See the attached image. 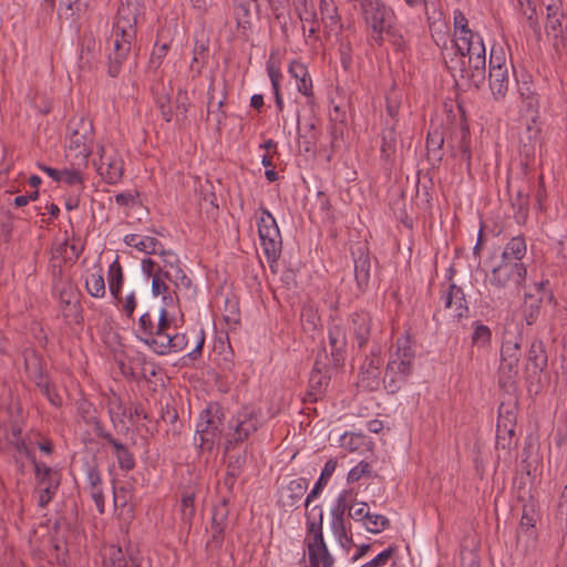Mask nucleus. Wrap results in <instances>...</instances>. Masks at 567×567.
Segmentation results:
<instances>
[{
	"mask_svg": "<svg viewBox=\"0 0 567 567\" xmlns=\"http://www.w3.org/2000/svg\"><path fill=\"white\" fill-rule=\"evenodd\" d=\"M329 354L324 358L329 360V367L321 362L320 355L317 357L309 378V389L305 394L302 412L309 414L308 404L321 400L327 391L331 380L330 369H340L344 365L348 355V332L342 319L339 316L331 315L327 323Z\"/></svg>",
	"mask_w": 567,
	"mask_h": 567,
	"instance_id": "obj_1",
	"label": "nucleus"
},
{
	"mask_svg": "<svg viewBox=\"0 0 567 567\" xmlns=\"http://www.w3.org/2000/svg\"><path fill=\"white\" fill-rule=\"evenodd\" d=\"M138 4L126 0L117 9L107 50V74L117 78L136 41Z\"/></svg>",
	"mask_w": 567,
	"mask_h": 567,
	"instance_id": "obj_2",
	"label": "nucleus"
},
{
	"mask_svg": "<svg viewBox=\"0 0 567 567\" xmlns=\"http://www.w3.org/2000/svg\"><path fill=\"white\" fill-rule=\"evenodd\" d=\"M461 48L453 44V54L444 55V62L456 83L463 81L466 85L481 89L486 74V49L484 42L474 41Z\"/></svg>",
	"mask_w": 567,
	"mask_h": 567,
	"instance_id": "obj_3",
	"label": "nucleus"
},
{
	"mask_svg": "<svg viewBox=\"0 0 567 567\" xmlns=\"http://www.w3.org/2000/svg\"><path fill=\"white\" fill-rule=\"evenodd\" d=\"M415 351L408 337L398 338L390 352L383 384L389 393H396L412 374Z\"/></svg>",
	"mask_w": 567,
	"mask_h": 567,
	"instance_id": "obj_4",
	"label": "nucleus"
},
{
	"mask_svg": "<svg viewBox=\"0 0 567 567\" xmlns=\"http://www.w3.org/2000/svg\"><path fill=\"white\" fill-rule=\"evenodd\" d=\"M520 360V342L518 339H505L499 350L497 368V384L507 393H513L517 386L518 363Z\"/></svg>",
	"mask_w": 567,
	"mask_h": 567,
	"instance_id": "obj_5",
	"label": "nucleus"
},
{
	"mask_svg": "<svg viewBox=\"0 0 567 567\" xmlns=\"http://www.w3.org/2000/svg\"><path fill=\"white\" fill-rule=\"evenodd\" d=\"M260 216L257 221L258 235L262 251L272 269L281 255L282 239L279 227L272 214L266 208L261 207Z\"/></svg>",
	"mask_w": 567,
	"mask_h": 567,
	"instance_id": "obj_6",
	"label": "nucleus"
},
{
	"mask_svg": "<svg viewBox=\"0 0 567 567\" xmlns=\"http://www.w3.org/2000/svg\"><path fill=\"white\" fill-rule=\"evenodd\" d=\"M173 321L165 307L157 315L146 311L138 319L136 337L154 351V342L159 341L167 329H172Z\"/></svg>",
	"mask_w": 567,
	"mask_h": 567,
	"instance_id": "obj_7",
	"label": "nucleus"
},
{
	"mask_svg": "<svg viewBox=\"0 0 567 567\" xmlns=\"http://www.w3.org/2000/svg\"><path fill=\"white\" fill-rule=\"evenodd\" d=\"M527 276V268L523 262L502 260L492 268L487 275L488 284L496 289L519 290Z\"/></svg>",
	"mask_w": 567,
	"mask_h": 567,
	"instance_id": "obj_8",
	"label": "nucleus"
},
{
	"mask_svg": "<svg viewBox=\"0 0 567 567\" xmlns=\"http://www.w3.org/2000/svg\"><path fill=\"white\" fill-rule=\"evenodd\" d=\"M347 323L352 341L359 349L367 348L374 340L379 330L372 315L363 309L349 313Z\"/></svg>",
	"mask_w": 567,
	"mask_h": 567,
	"instance_id": "obj_9",
	"label": "nucleus"
},
{
	"mask_svg": "<svg viewBox=\"0 0 567 567\" xmlns=\"http://www.w3.org/2000/svg\"><path fill=\"white\" fill-rule=\"evenodd\" d=\"M383 358L381 348L372 347L370 353L365 355L358 373L357 385L365 391L379 389L381 383Z\"/></svg>",
	"mask_w": 567,
	"mask_h": 567,
	"instance_id": "obj_10",
	"label": "nucleus"
},
{
	"mask_svg": "<svg viewBox=\"0 0 567 567\" xmlns=\"http://www.w3.org/2000/svg\"><path fill=\"white\" fill-rule=\"evenodd\" d=\"M157 255L161 257L162 265L156 270L161 271V276L167 278L176 290H188L192 287V280L182 268L178 255L172 249H164L163 247Z\"/></svg>",
	"mask_w": 567,
	"mask_h": 567,
	"instance_id": "obj_11",
	"label": "nucleus"
},
{
	"mask_svg": "<svg viewBox=\"0 0 567 567\" xmlns=\"http://www.w3.org/2000/svg\"><path fill=\"white\" fill-rule=\"evenodd\" d=\"M70 147L78 150L81 155L87 157L92 152L94 132L90 120L81 116L69 121Z\"/></svg>",
	"mask_w": 567,
	"mask_h": 567,
	"instance_id": "obj_12",
	"label": "nucleus"
},
{
	"mask_svg": "<svg viewBox=\"0 0 567 567\" xmlns=\"http://www.w3.org/2000/svg\"><path fill=\"white\" fill-rule=\"evenodd\" d=\"M547 352L542 339H534L526 353L525 372L527 381L539 380L540 373L547 368Z\"/></svg>",
	"mask_w": 567,
	"mask_h": 567,
	"instance_id": "obj_13",
	"label": "nucleus"
},
{
	"mask_svg": "<svg viewBox=\"0 0 567 567\" xmlns=\"http://www.w3.org/2000/svg\"><path fill=\"white\" fill-rule=\"evenodd\" d=\"M229 508L225 499L214 506L212 516L210 532L212 536L207 542V546L219 549L223 546L225 532L228 527Z\"/></svg>",
	"mask_w": 567,
	"mask_h": 567,
	"instance_id": "obj_14",
	"label": "nucleus"
},
{
	"mask_svg": "<svg viewBox=\"0 0 567 567\" xmlns=\"http://www.w3.org/2000/svg\"><path fill=\"white\" fill-rule=\"evenodd\" d=\"M440 301L445 309H452L454 318L462 319L468 313V306L463 289L451 282L442 286Z\"/></svg>",
	"mask_w": 567,
	"mask_h": 567,
	"instance_id": "obj_15",
	"label": "nucleus"
},
{
	"mask_svg": "<svg viewBox=\"0 0 567 567\" xmlns=\"http://www.w3.org/2000/svg\"><path fill=\"white\" fill-rule=\"evenodd\" d=\"M100 151L101 156L97 171L107 184L114 185L120 182L123 176V161L116 152L107 154L103 146L100 148Z\"/></svg>",
	"mask_w": 567,
	"mask_h": 567,
	"instance_id": "obj_16",
	"label": "nucleus"
},
{
	"mask_svg": "<svg viewBox=\"0 0 567 567\" xmlns=\"http://www.w3.org/2000/svg\"><path fill=\"white\" fill-rule=\"evenodd\" d=\"M319 11L324 32L328 35L339 34L343 25L334 0H320Z\"/></svg>",
	"mask_w": 567,
	"mask_h": 567,
	"instance_id": "obj_17",
	"label": "nucleus"
},
{
	"mask_svg": "<svg viewBox=\"0 0 567 567\" xmlns=\"http://www.w3.org/2000/svg\"><path fill=\"white\" fill-rule=\"evenodd\" d=\"M453 24V44H460L461 48H465V44L467 45V43H473L475 40L478 42H483L482 37L468 28V20L461 10H454Z\"/></svg>",
	"mask_w": 567,
	"mask_h": 567,
	"instance_id": "obj_18",
	"label": "nucleus"
},
{
	"mask_svg": "<svg viewBox=\"0 0 567 567\" xmlns=\"http://www.w3.org/2000/svg\"><path fill=\"white\" fill-rule=\"evenodd\" d=\"M338 505L331 509V520H330V527L333 536L337 538V540L342 545L346 546L352 542V538L348 535V530L346 527V523L343 519V512L346 507V498L344 496L340 495L337 499Z\"/></svg>",
	"mask_w": 567,
	"mask_h": 567,
	"instance_id": "obj_19",
	"label": "nucleus"
},
{
	"mask_svg": "<svg viewBox=\"0 0 567 567\" xmlns=\"http://www.w3.org/2000/svg\"><path fill=\"white\" fill-rule=\"evenodd\" d=\"M154 352L158 355H166L171 352H179L183 351L188 343L185 333L172 332V329H167L164 334H162L159 341H155Z\"/></svg>",
	"mask_w": 567,
	"mask_h": 567,
	"instance_id": "obj_20",
	"label": "nucleus"
},
{
	"mask_svg": "<svg viewBox=\"0 0 567 567\" xmlns=\"http://www.w3.org/2000/svg\"><path fill=\"white\" fill-rule=\"evenodd\" d=\"M288 72L296 80L298 92L308 99L312 97V80L306 64L295 60L289 64Z\"/></svg>",
	"mask_w": 567,
	"mask_h": 567,
	"instance_id": "obj_21",
	"label": "nucleus"
},
{
	"mask_svg": "<svg viewBox=\"0 0 567 567\" xmlns=\"http://www.w3.org/2000/svg\"><path fill=\"white\" fill-rule=\"evenodd\" d=\"M308 488V480L299 477L292 480L281 494V503L285 507H298Z\"/></svg>",
	"mask_w": 567,
	"mask_h": 567,
	"instance_id": "obj_22",
	"label": "nucleus"
},
{
	"mask_svg": "<svg viewBox=\"0 0 567 567\" xmlns=\"http://www.w3.org/2000/svg\"><path fill=\"white\" fill-rule=\"evenodd\" d=\"M308 555L311 567H333L334 559L329 553L324 539L308 543Z\"/></svg>",
	"mask_w": 567,
	"mask_h": 567,
	"instance_id": "obj_23",
	"label": "nucleus"
},
{
	"mask_svg": "<svg viewBox=\"0 0 567 567\" xmlns=\"http://www.w3.org/2000/svg\"><path fill=\"white\" fill-rule=\"evenodd\" d=\"M85 289L93 298H103L105 296V282L103 268L100 264H95L85 276Z\"/></svg>",
	"mask_w": 567,
	"mask_h": 567,
	"instance_id": "obj_24",
	"label": "nucleus"
},
{
	"mask_svg": "<svg viewBox=\"0 0 567 567\" xmlns=\"http://www.w3.org/2000/svg\"><path fill=\"white\" fill-rule=\"evenodd\" d=\"M123 241L130 247L136 248L147 255H157L162 248V243L155 237L142 236L138 234H128L124 236Z\"/></svg>",
	"mask_w": 567,
	"mask_h": 567,
	"instance_id": "obj_25",
	"label": "nucleus"
},
{
	"mask_svg": "<svg viewBox=\"0 0 567 567\" xmlns=\"http://www.w3.org/2000/svg\"><path fill=\"white\" fill-rule=\"evenodd\" d=\"M396 138L398 134L395 131V124L393 123L391 126L382 130L381 133V159L384 162L386 166H390L393 163L394 155L396 152Z\"/></svg>",
	"mask_w": 567,
	"mask_h": 567,
	"instance_id": "obj_26",
	"label": "nucleus"
},
{
	"mask_svg": "<svg viewBox=\"0 0 567 567\" xmlns=\"http://www.w3.org/2000/svg\"><path fill=\"white\" fill-rule=\"evenodd\" d=\"M488 84L493 97L501 101L506 96L509 86L508 69H497L489 71Z\"/></svg>",
	"mask_w": 567,
	"mask_h": 567,
	"instance_id": "obj_27",
	"label": "nucleus"
},
{
	"mask_svg": "<svg viewBox=\"0 0 567 567\" xmlns=\"http://www.w3.org/2000/svg\"><path fill=\"white\" fill-rule=\"evenodd\" d=\"M354 278L360 291H364L370 281L371 260L369 254L359 250L354 256Z\"/></svg>",
	"mask_w": 567,
	"mask_h": 567,
	"instance_id": "obj_28",
	"label": "nucleus"
},
{
	"mask_svg": "<svg viewBox=\"0 0 567 567\" xmlns=\"http://www.w3.org/2000/svg\"><path fill=\"white\" fill-rule=\"evenodd\" d=\"M527 245L525 237L522 235L511 238L502 252V260L515 262H523V258L526 256Z\"/></svg>",
	"mask_w": 567,
	"mask_h": 567,
	"instance_id": "obj_29",
	"label": "nucleus"
},
{
	"mask_svg": "<svg viewBox=\"0 0 567 567\" xmlns=\"http://www.w3.org/2000/svg\"><path fill=\"white\" fill-rule=\"evenodd\" d=\"M444 145V134L440 127H435L427 133L426 151L427 159L432 164L440 163L443 157L442 147Z\"/></svg>",
	"mask_w": 567,
	"mask_h": 567,
	"instance_id": "obj_30",
	"label": "nucleus"
},
{
	"mask_svg": "<svg viewBox=\"0 0 567 567\" xmlns=\"http://www.w3.org/2000/svg\"><path fill=\"white\" fill-rule=\"evenodd\" d=\"M97 49L99 42L94 38L93 33L85 32L81 41L80 60L83 64H86L89 69L93 68L97 63Z\"/></svg>",
	"mask_w": 567,
	"mask_h": 567,
	"instance_id": "obj_31",
	"label": "nucleus"
},
{
	"mask_svg": "<svg viewBox=\"0 0 567 567\" xmlns=\"http://www.w3.org/2000/svg\"><path fill=\"white\" fill-rule=\"evenodd\" d=\"M24 365L29 379L33 381L35 385L47 380L43 371V360L38 352H28L24 357Z\"/></svg>",
	"mask_w": 567,
	"mask_h": 567,
	"instance_id": "obj_32",
	"label": "nucleus"
},
{
	"mask_svg": "<svg viewBox=\"0 0 567 567\" xmlns=\"http://www.w3.org/2000/svg\"><path fill=\"white\" fill-rule=\"evenodd\" d=\"M102 436L113 446L114 454L117 458L118 466L122 470L131 471L135 466L133 454L110 433H103Z\"/></svg>",
	"mask_w": 567,
	"mask_h": 567,
	"instance_id": "obj_33",
	"label": "nucleus"
},
{
	"mask_svg": "<svg viewBox=\"0 0 567 567\" xmlns=\"http://www.w3.org/2000/svg\"><path fill=\"white\" fill-rule=\"evenodd\" d=\"M109 289L116 301H121V290L124 281L122 266L116 258L107 270Z\"/></svg>",
	"mask_w": 567,
	"mask_h": 567,
	"instance_id": "obj_34",
	"label": "nucleus"
},
{
	"mask_svg": "<svg viewBox=\"0 0 567 567\" xmlns=\"http://www.w3.org/2000/svg\"><path fill=\"white\" fill-rule=\"evenodd\" d=\"M546 10V30L548 33L559 37L563 33V19L565 14L557 3L548 4Z\"/></svg>",
	"mask_w": 567,
	"mask_h": 567,
	"instance_id": "obj_35",
	"label": "nucleus"
},
{
	"mask_svg": "<svg viewBox=\"0 0 567 567\" xmlns=\"http://www.w3.org/2000/svg\"><path fill=\"white\" fill-rule=\"evenodd\" d=\"M104 567H128V560L123 549L117 545H109L103 548Z\"/></svg>",
	"mask_w": 567,
	"mask_h": 567,
	"instance_id": "obj_36",
	"label": "nucleus"
},
{
	"mask_svg": "<svg viewBox=\"0 0 567 567\" xmlns=\"http://www.w3.org/2000/svg\"><path fill=\"white\" fill-rule=\"evenodd\" d=\"M161 271L156 270L152 278V293L154 297L161 296L164 302V307L173 305L174 297L169 291V287L166 284L167 278L161 276Z\"/></svg>",
	"mask_w": 567,
	"mask_h": 567,
	"instance_id": "obj_37",
	"label": "nucleus"
},
{
	"mask_svg": "<svg viewBox=\"0 0 567 567\" xmlns=\"http://www.w3.org/2000/svg\"><path fill=\"white\" fill-rule=\"evenodd\" d=\"M472 327V346L477 348L489 347L492 342V330L489 329V327L482 323L480 320L474 321Z\"/></svg>",
	"mask_w": 567,
	"mask_h": 567,
	"instance_id": "obj_38",
	"label": "nucleus"
},
{
	"mask_svg": "<svg viewBox=\"0 0 567 567\" xmlns=\"http://www.w3.org/2000/svg\"><path fill=\"white\" fill-rule=\"evenodd\" d=\"M195 496H196V491H195V488H192V487L185 489L182 494L181 516H182V520L184 523L190 524L195 516V513H196L195 503H194Z\"/></svg>",
	"mask_w": 567,
	"mask_h": 567,
	"instance_id": "obj_39",
	"label": "nucleus"
},
{
	"mask_svg": "<svg viewBox=\"0 0 567 567\" xmlns=\"http://www.w3.org/2000/svg\"><path fill=\"white\" fill-rule=\"evenodd\" d=\"M543 297L534 298L532 293H525L524 319L527 326L534 324L539 317Z\"/></svg>",
	"mask_w": 567,
	"mask_h": 567,
	"instance_id": "obj_40",
	"label": "nucleus"
},
{
	"mask_svg": "<svg viewBox=\"0 0 567 567\" xmlns=\"http://www.w3.org/2000/svg\"><path fill=\"white\" fill-rule=\"evenodd\" d=\"M528 194L523 189L517 190L514 199H512V207L514 209V218L518 224L525 223L528 217Z\"/></svg>",
	"mask_w": 567,
	"mask_h": 567,
	"instance_id": "obj_41",
	"label": "nucleus"
},
{
	"mask_svg": "<svg viewBox=\"0 0 567 567\" xmlns=\"http://www.w3.org/2000/svg\"><path fill=\"white\" fill-rule=\"evenodd\" d=\"M3 443H4V449L12 446L20 453H23L27 456H30L28 446L21 436L20 427H8V432L4 433Z\"/></svg>",
	"mask_w": 567,
	"mask_h": 567,
	"instance_id": "obj_42",
	"label": "nucleus"
},
{
	"mask_svg": "<svg viewBox=\"0 0 567 567\" xmlns=\"http://www.w3.org/2000/svg\"><path fill=\"white\" fill-rule=\"evenodd\" d=\"M218 427H203L197 430L194 436V442L202 450H212L217 441Z\"/></svg>",
	"mask_w": 567,
	"mask_h": 567,
	"instance_id": "obj_43",
	"label": "nucleus"
},
{
	"mask_svg": "<svg viewBox=\"0 0 567 567\" xmlns=\"http://www.w3.org/2000/svg\"><path fill=\"white\" fill-rule=\"evenodd\" d=\"M109 413L113 425L125 424L132 419L131 412L127 413L118 398H114L109 402Z\"/></svg>",
	"mask_w": 567,
	"mask_h": 567,
	"instance_id": "obj_44",
	"label": "nucleus"
},
{
	"mask_svg": "<svg viewBox=\"0 0 567 567\" xmlns=\"http://www.w3.org/2000/svg\"><path fill=\"white\" fill-rule=\"evenodd\" d=\"M224 320L230 327H236L240 323L239 303L235 296L225 299Z\"/></svg>",
	"mask_w": 567,
	"mask_h": 567,
	"instance_id": "obj_45",
	"label": "nucleus"
},
{
	"mask_svg": "<svg viewBox=\"0 0 567 567\" xmlns=\"http://www.w3.org/2000/svg\"><path fill=\"white\" fill-rule=\"evenodd\" d=\"M194 55L190 63V70L200 74L208 59V44L205 42H196L194 47Z\"/></svg>",
	"mask_w": 567,
	"mask_h": 567,
	"instance_id": "obj_46",
	"label": "nucleus"
},
{
	"mask_svg": "<svg viewBox=\"0 0 567 567\" xmlns=\"http://www.w3.org/2000/svg\"><path fill=\"white\" fill-rule=\"evenodd\" d=\"M318 509V519H311L310 516H307V532L309 535L312 536V539L310 542H318L323 539V532H322V525H323V512L322 508L319 506H315L312 511Z\"/></svg>",
	"mask_w": 567,
	"mask_h": 567,
	"instance_id": "obj_47",
	"label": "nucleus"
},
{
	"mask_svg": "<svg viewBox=\"0 0 567 567\" xmlns=\"http://www.w3.org/2000/svg\"><path fill=\"white\" fill-rule=\"evenodd\" d=\"M537 543V530H517L516 545L522 547L525 554L535 550Z\"/></svg>",
	"mask_w": 567,
	"mask_h": 567,
	"instance_id": "obj_48",
	"label": "nucleus"
},
{
	"mask_svg": "<svg viewBox=\"0 0 567 567\" xmlns=\"http://www.w3.org/2000/svg\"><path fill=\"white\" fill-rule=\"evenodd\" d=\"M390 526V519L381 514H371L364 522V527L372 534H379Z\"/></svg>",
	"mask_w": 567,
	"mask_h": 567,
	"instance_id": "obj_49",
	"label": "nucleus"
},
{
	"mask_svg": "<svg viewBox=\"0 0 567 567\" xmlns=\"http://www.w3.org/2000/svg\"><path fill=\"white\" fill-rule=\"evenodd\" d=\"M383 30L380 32L381 38L384 39V34L388 37V40L398 49L403 50L405 47V39L400 29L394 27L391 21L383 25Z\"/></svg>",
	"mask_w": 567,
	"mask_h": 567,
	"instance_id": "obj_50",
	"label": "nucleus"
},
{
	"mask_svg": "<svg viewBox=\"0 0 567 567\" xmlns=\"http://www.w3.org/2000/svg\"><path fill=\"white\" fill-rule=\"evenodd\" d=\"M537 515L532 505H524L517 530H536Z\"/></svg>",
	"mask_w": 567,
	"mask_h": 567,
	"instance_id": "obj_51",
	"label": "nucleus"
},
{
	"mask_svg": "<svg viewBox=\"0 0 567 567\" xmlns=\"http://www.w3.org/2000/svg\"><path fill=\"white\" fill-rule=\"evenodd\" d=\"M341 446L353 452L365 445L363 435L353 432H346L340 437Z\"/></svg>",
	"mask_w": 567,
	"mask_h": 567,
	"instance_id": "obj_52",
	"label": "nucleus"
},
{
	"mask_svg": "<svg viewBox=\"0 0 567 567\" xmlns=\"http://www.w3.org/2000/svg\"><path fill=\"white\" fill-rule=\"evenodd\" d=\"M298 131H299V143L303 144L306 152L311 151L317 143L315 122H310L305 125V133H301L300 127H298Z\"/></svg>",
	"mask_w": 567,
	"mask_h": 567,
	"instance_id": "obj_53",
	"label": "nucleus"
},
{
	"mask_svg": "<svg viewBox=\"0 0 567 567\" xmlns=\"http://www.w3.org/2000/svg\"><path fill=\"white\" fill-rule=\"evenodd\" d=\"M78 405V412L82 415V421L86 425H99V421L95 416V409L94 406L87 402L86 400H81L76 403Z\"/></svg>",
	"mask_w": 567,
	"mask_h": 567,
	"instance_id": "obj_54",
	"label": "nucleus"
},
{
	"mask_svg": "<svg viewBox=\"0 0 567 567\" xmlns=\"http://www.w3.org/2000/svg\"><path fill=\"white\" fill-rule=\"evenodd\" d=\"M37 386L40 390L41 394L44 395L53 406L62 405L61 395L58 393L55 386L48 380L43 381L42 383H39Z\"/></svg>",
	"mask_w": 567,
	"mask_h": 567,
	"instance_id": "obj_55",
	"label": "nucleus"
},
{
	"mask_svg": "<svg viewBox=\"0 0 567 567\" xmlns=\"http://www.w3.org/2000/svg\"><path fill=\"white\" fill-rule=\"evenodd\" d=\"M339 54H340V63L343 70L348 71L352 66V44L348 39H341L339 43Z\"/></svg>",
	"mask_w": 567,
	"mask_h": 567,
	"instance_id": "obj_56",
	"label": "nucleus"
},
{
	"mask_svg": "<svg viewBox=\"0 0 567 567\" xmlns=\"http://www.w3.org/2000/svg\"><path fill=\"white\" fill-rule=\"evenodd\" d=\"M300 317L305 327L308 329H316L320 321L317 309L311 305H305L302 307Z\"/></svg>",
	"mask_w": 567,
	"mask_h": 567,
	"instance_id": "obj_57",
	"label": "nucleus"
},
{
	"mask_svg": "<svg viewBox=\"0 0 567 567\" xmlns=\"http://www.w3.org/2000/svg\"><path fill=\"white\" fill-rule=\"evenodd\" d=\"M168 50H169L168 43H163V44L156 43L152 51L151 58H150V68L157 70L162 65L165 56L167 55Z\"/></svg>",
	"mask_w": 567,
	"mask_h": 567,
	"instance_id": "obj_58",
	"label": "nucleus"
},
{
	"mask_svg": "<svg viewBox=\"0 0 567 567\" xmlns=\"http://www.w3.org/2000/svg\"><path fill=\"white\" fill-rule=\"evenodd\" d=\"M497 69H507L506 58L502 47L493 45L489 54V71Z\"/></svg>",
	"mask_w": 567,
	"mask_h": 567,
	"instance_id": "obj_59",
	"label": "nucleus"
},
{
	"mask_svg": "<svg viewBox=\"0 0 567 567\" xmlns=\"http://www.w3.org/2000/svg\"><path fill=\"white\" fill-rule=\"evenodd\" d=\"M370 472L371 465L365 461H361L349 471L347 481L348 483L358 482L361 477L370 474Z\"/></svg>",
	"mask_w": 567,
	"mask_h": 567,
	"instance_id": "obj_60",
	"label": "nucleus"
},
{
	"mask_svg": "<svg viewBox=\"0 0 567 567\" xmlns=\"http://www.w3.org/2000/svg\"><path fill=\"white\" fill-rule=\"evenodd\" d=\"M121 305V311L128 318H134V311L137 307V298L135 292L128 293L124 299L121 297V301H117Z\"/></svg>",
	"mask_w": 567,
	"mask_h": 567,
	"instance_id": "obj_61",
	"label": "nucleus"
},
{
	"mask_svg": "<svg viewBox=\"0 0 567 567\" xmlns=\"http://www.w3.org/2000/svg\"><path fill=\"white\" fill-rule=\"evenodd\" d=\"M35 476L40 485H45L50 481H58L52 468L44 463H34Z\"/></svg>",
	"mask_w": 567,
	"mask_h": 567,
	"instance_id": "obj_62",
	"label": "nucleus"
},
{
	"mask_svg": "<svg viewBox=\"0 0 567 567\" xmlns=\"http://www.w3.org/2000/svg\"><path fill=\"white\" fill-rule=\"evenodd\" d=\"M58 481H50L45 485H40V495H39V504L44 507L52 499L55 489L58 487Z\"/></svg>",
	"mask_w": 567,
	"mask_h": 567,
	"instance_id": "obj_63",
	"label": "nucleus"
},
{
	"mask_svg": "<svg viewBox=\"0 0 567 567\" xmlns=\"http://www.w3.org/2000/svg\"><path fill=\"white\" fill-rule=\"evenodd\" d=\"M393 551H394V548L389 547V548L384 549L383 551H381L380 554H378L373 559L363 564L360 567H383L386 564V561L390 559V557L393 555Z\"/></svg>",
	"mask_w": 567,
	"mask_h": 567,
	"instance_id": "obj_64",
	"label": "nucleus"
}]
</instances>
